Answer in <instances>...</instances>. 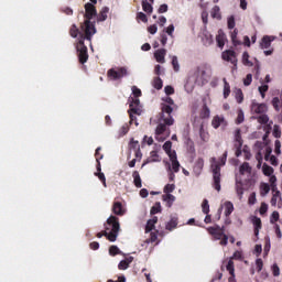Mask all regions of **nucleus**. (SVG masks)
<instances>
[{"mask_svg": "<svg viewBox=\"0 0 282 282\" xmlns=\"http://www.w3.org/2000/svg\"><path fill=\"white\" fill-rule=\"evenodd\" d=\"M107 14H109V7H102L97 17V21H107Z\"/></svg>", "mask_w": 282, "mask_h": 282, "instance_id": "b1692460", "label": "nucleus"}, {"mask_svg": "<svg viewBox=\"0 0 282 282\" xmlns=\"http://www.w3.org/2000/svg\"><path fill=\"white\" fill-rule=\"evenodd\" d=\"M210 66L208 64H200L194 70V78L197 85H206L210 78Z\"/></svg>", "mask_w": 282, "mask_h": 282, "instance_id": "39448f33", "label": "nucleus"}, {"mask_svg": "<svg viewBox=\"0 0 282 282\" xmlns=\"http://www.w3.org/2000/svg\"><path fill=\"white\" fill-rule=\"evenodd\" d=\"M224 83V98H228V96H230V84L228 83V80H226V78L223 79Z\"/></svg>", "mask_w": 282, "mask_h": 282, "instance_id": "c9c22d12", "label": "nucleus"}, {"mask_svg": "<svg viewBox=\"0 0 282 282\" xmlns=\"http://www.w3.org/2000/svg\"><path fill=\"white\" fill-rule=\"evenodd\" d=\"M129 149L130 151H139L140 150V142L135 141L134 139H131L129 142Z\"/></svg>", "mask_w": 282, "mask_h": 282, "instance_id": "58836bf2", "label": "nucleus"}, {"mask_svg": "<svg viewBox=\"0 0 282 282\" xmlns=\"http://www.w3.org/2000/svg\"><path fill=\"white\" fill-rule=\"evenodd\" d=\"M279 212H273L270 218V224H276V221H279Z\"/></svg>", "mask_w": 282, "mask_h": 282, "instance_id": "69168bd1", "label": "nucleus"}, {"mask_svg": "<svg viewBox=\"0 0 282 282\" xmlns=\"http://www.w3.org/2000/svg\"><path fill=\"white\" fill-rule=\"evenodd\" d=\"M200 118L203 120H206V118H210V108H208V105L204 104L203 108L200 110Z\"/></svg>", "mask_w": 282, "mask_h": 282, "instance_id": "393cba45", "label": "nucleus"}, {"mask_svg": "<svg viewBox=\"0 0 282 282\" xmlns=\"http://www.w3.org/2000/svg\"><path fill=\"white\" fill-rule=\"evenodd\" d=\"M271 104H272V107L275 109V111L280 110L279 106L281 105V99H279V97H274Z\"/></svg>", "mask_w": 282, "mask_h": 282, "instance_id": "6e6d98bb", "label": "nucleus"}, {"mask_svg": "<svg viewBox=\"0 0 282 282\" xmlns=\"http://www.w3.org/2000/svg\"><path fill=\"white\" fill-rule=\"evenodd\" d=\"M172 149H173V142L166 141L163 144V151H165V153H171Z\"/></svg>", "mask_w": 282, "mask_h": 282, "instance_id": "5fc2aeb1", "label": "nucleus"}, {"mask_svg": "<svg viewBox=\"0 0 282 282\" xmlns=\"http://www.w3.org/2000/svg\"><path fill=\"white\" fill-rule=\"evenodd\" d=\"M240 174L243 175L245 173H251L252 167H250V163L245 162L240 165Z\"/></svg>", "mask_w": 282, "mask_h": 282, "instance_id": "f704fd0d", "label": "nucleus"}, {"mask_svg": "<svg viewBox=\"0 0 282 282\" xmlns=\"http://www.w3.org/2000/svg\"><path fill=\"white\" fill-rule=\"evenodd\" d=\"M133 262V257L127 258L124 260H121L118 264L119 270H127L130 265V263Z\"/></svg>", "mask_w": 282, "mask_h": 282, "instance_id": "5701e85b", "label": "nucleus"}, {"mask_svg": "<svg viewBox=\"0 0 282 282\" xmlns=\"http://www.w3.org/2000/svg\"><path fill=\"white\" fill-rule=\"evenodd\" d=\"M172 67L174 72H180V62L177 61V56L172 57Z\"/></svg>", "mask_w": 282, "mask_h": 282, "instance_id": "603ef678", "label": "nucleus"}, {"mask_svg": "<svg viewBox=\"0 0 282 282\" xmlns=\"http://www.w3.org/2000/svg\"><path fill=\"white\" fill-rule=\"evenodd\" d=\"M199 137L200 140H203L204 142H208V140H210V134L208 133V131L204 130V124H202L199 128Z\"/></svg>", "mask_w": 282, "mask_h": 282, "instance_id": "bb28decb", "label": "nucleus"}, {"mask_svg": "<svg viewBox=\"0 0 282 282\" xmlns=\"http://www.w3.org/2000/svg\"><path fill=\"white\" fill-rule=\"evenodd\" d=\"M279 206V208H281L282 206V196H281V192H275L274 194H272V198H271V206Z\"/></svg>", "mask_w": 282, "mask_h": 282, "instance_id": "6ab92c4d", "label": "nucleus"}, {"mask_svg": "<svg viewBox=\"0 0 282 282\" xmlns=\"http://www.w3.org/2000/svg\"><path fill=\"white\" fill-rule=\"evenodd\" d=\"M273 135L275 138H281V127L279 124H274V127H273Z\"/></svg>", "mask_w": 282, "mask_h": 282, "instance_id": "0e129e2a", "label": "nucleus"}, {"mask_svg": "<svg viewBox=\"0 0 282 282\" xmlns=\"http://www.w3.org/2000/svg\"><path fill=\"white\" fill-rule=\"evenodd\" d=\"M152 85H153L154 89H158V90H160V89H162V87H164V83L162 82V78H160V77H155L153 79Z\"/></svg>", "mask_w": 282, "mask_h": 282, "instance_id": "4c0bfd02", "label": "nucleus"}, {"mask_svg": "<svg viewBox=\"0 0 282 282\" xmlns=\"http://www.w3.org/2000/svg\"><path fill=\"white\" fill-rule=\"evenodd\" d=\"M128 102L129 105V118H130V124L134 122L135 127H138L140 123H138V117L135 116H142V106L140 105V99L129 98Z\"/></svg>", "mask_w": 282, "mask_h": 282, "instance_id": "423d86ee", "label": "nucleus"}, {"mask_svg": "<svg viewBox=\"0 0 282 282\" xmlns=\"http://www.w3.org/2000/svg\"><path fill=\"white\" fill-rule=\"evenodd\" d=\"M216 43L220 50H223L224 45H226V33H224L223 30L218 31V34L216 35Z\"/></svg>", "mask_w": 282, "mask_h": 282, "instance_id": "a211bd4d", "label": "nucleus"}, {"mask_svg": "<svg viewBox=\"0 0 282 282\" xmlns=\"http://www.w3.org/2000/svg\"><path fill=\"white\" fill-rule=\"evenodd\" d=\"M166 127H169V124L165 122L158 124L155 129V140H158V142H164V140L171 135V132L166 131Z\"/></svg>", "mask_w": 282, "mask_h": 282, "instance_id": "9d476101", "label": "nucleus"}, {"mask_svg": "<svg viewBox=\"0 0 282 282\" xmlns=\"http://www.w3.org/2000/svg\"><path fill=\"white\" fill-rule=\"evenodd\" d=\"M165 57H166L165 48H159L154 52V58L156 63H165Z\"/></svg>", "mask_w": 282, "mask_h": 282, "instance_id": "dca6fc26", "label": "nucleus"}, {"mask_svg": "<svg viewBox=\"0 0 282 282\" xmlns=\"http://www.w3.org/2000/svg\"><path fill=\"white\" fill-rule=\"evenodd\" d=\"M142 10L147 12V14H151L153 12V6L149 3L148 0L142 1Z\"/></svg>", "mask_w": 282, "mask_h": 282, "instance_id": "72a5a7b5", "label": "nucleus"}, {"mask_svg": "<svg viewBox=\"0 0 282 282\" xmlns=\"http://www.w3.org/2000/svg\"><path fill=\"white\" fill-rule=\"evenodd\" d=\"M109 254L110 257H116V254H122V251H120V248H118V246L112 245L109 248Z\"/></svg>", "mask_w": 282, "mask_h": 282, "instance_id": "ea45409f", "label": "nucleus"}, {"mask_svg": "<svg viewBox=\"0 0 282 282\" xmlns=\"http://www.w3.org/2000/svg\"><path fill=\"white\" fill-rule=\"evenodd\" d=\"M272 41H274V37L270 35H264L260 42L261 50H268L272 45Z\"/></svg>", "mask_w": 282, "mask_h": 282, "instance_id": "f3484780", "label": "nucleus"}, {"mask_svg": "<svg viewBox=\"0 0 282 282\" xmlns=\"http://www.w3.org/2000/svg\"><path fill=\"white\" fill-rule=\"evenodd\" d=\"M271 270H272L273 276H280V274H281V269L279 268V264L274 263V264L271 267Z\"/></svg>", "mask_w": 282, "mask_h": 282, "instance_id": "4d7b16f0", "label": "nucleus"}, {"mask_svg": "<svg viewBox=\"0 0 282 282\" xmlns=\"http://www.w3.org/2000/svg\"><path fill=\"white\" fill-rule=\"evenodd\" d=\"M161 111H162L161 120L165 124H167V127H173V124H175V119H173V117L171 116V113H173V106L162 104Z\"/></svg>", "mask_w": 282, "mask_h": 282, "instance_id": "6e6552de", "label": "nucleus"}, {"mask_svg": "<svg viewBox=\"0 0 282 282\" xmlns=\"http://www.w3.org/2000/svg\"><path fill=\"white\" fill-rule=\"evenodd\" d=\"M258 89L261 95V98H265V91H268V89H270V87L268 85H262Z\"/></svg>", "mask_w": 282, "mask_h": 282, "instance_id": "680f3d73", "label": "nucleus"}, {"mask_svg": "<svg viewBox=\"0 0 282 282\" xmlns=\"http://www.w3.org/2000/svg\"><path fill=\"white\" fill-rule=\"evenodd\" d=\"M202 171H204V160L198 158L194 163L193 173L196 177H199L202 175Z\"/></svg>", "mask_w": 282, "mask_h": 282, "instance_id": "4468645a", "label": "nucleus"}, {"mask_svg": "<svg viewBox=\"0 0 282 282\" xmlns=\"http://www.w3.org/2000/svg\"><path fill=\"white\" fill-rule=\"evenodd\" d=\"M129 72L127 70V67H117V68H110L107 72V76L109 80H120L124 78V76H128Z\"/></svg>", "mask_w": 282, "mask_h": 282, "instance_id": "1a4fd4ad", "label": "nucleus"}, {"mask_svg": "<svg viewBox=\"0 0 282 282\" xmlns=\"http://www.w3.org/2000/svg\"><path fill=\"white\" fill-rule=\"evenodd\" d=\"M249 58H250V55L248 54V52H245L242 54V63H243V65H249L251 67L252 62H250Z\"/></svg>", "mask_w": 282, "mask_h": 282, "instance_id": "864d4df0", "label": "nucleus"}, {"mask_svg": "<svg viewBox=\"0 0 282 282\" xmlns=\"http://www.w3.org/2000/svg\"><path fill=\"white\" fill-rule=\"evenodd\" d=\"M175 228H177V218H171V220L165 225V229L171 232L172 230H175Z\"/></svg>", "mask_w": 282, "mask_h": 282, "instance_id": "c756f323", "label": "nucleus"}, {"mask_svg": "<svg viewBox=\"0 0 282 282\" xmlns=\"http://www.w3.org/2000/svg\"><path fill=\"white\" fill-rule=\"evenodd\" d=\"M84 33H80V30L78 29V26H76V24H72L70 29H69V35L73 39H77L79 36L80 39V34H85V31H83Z\"/></svg>", "mask_w": 282, "mask_h": 282, "instance_id": "4be33fe9", "label": "nucleus"}, {"mask_svg": "<svg viewBox=\"0 0 282 282\" xmlns=\"http://www.w3.org/2000/svg\"><path fill=\"white\" fill-rule=\"evenodd\" d=\"M172 170L175 172V173H180V161H172Z\"/></svg>", "mask_w": 282, "mask_h": 282, "instance_id": "774afa93", "label": "nucleus"}, {"mask_svg": "<svg viewBox=\"0 0 282 282\" xmlns=\"http://www.w3.org/2000/svg\"><path fill=\"white\" fill-rule=\"evenodd\" d=\"M227 25L229 30H235V15L228 18Z\"/></svg>", "mask_w": 282, "mask_h": 282, "instance_id": "bf43d9fd", "label": "nucleus"}, {"mask_svg": "<svg viewBox=\"0 0 282 282\" xmlns=\"http://www.w3.org/2000/svg\"><path fill=\"white\" fill-rule=\"evenodd\" d=\"M173 191H175V184H166L164 186L163 193H165V195H171Z\"/></svg>", "mask_w": 282, "mask_h": 282, "instance_id": "09e8293b", "label": "nucleus"}, {"mask_svg": "<svg viewBox=\"0 0 282 282\" xmlns=\"http://www.w3.org/2000/svg\"><path fill=\"white\" fill-rule=\"evenodd\" d=\"M226 160H228V151H225L223 156L217 162V159L212 158L210 169L213 175V188L219 193L221 191V166H226Z\"/></svg>", "mask_w": 282, "mask_h": 282, "instance_id": "f03ea898", "label": "nucleus"}, {"mask_svg": "<svg viewBox=\"0 0 282 282\" xmlns=\"http://www.w3.org/2000/svg\"><path fill=\"white\" fill-rule=\"evenodd\" d=\"M202 210L204 215H208V213H210V205L208 204V199L206 198L202 203Z\"/></svg>", "mask_w": 282, "mask_h": 282, "instance_id": "c03bdc74", "label": "nucleus"}, {"mask_svg": "<svg viewBox=\"0 0 282 282\" xmlns=\"http://www.w3.org/2000/svg\"><path fill=\"white\" fill-rule=\"evenodd\" d=\"M225 230L226 227H220L219 225L207 228L208 235H210L215 241H220L219 243L221 246H228V235L224 232Z\"/></svg>", "mask_w": 282, "mask_h": 282, "instance_id": "0eeeda50", "label": "nucleus"}, {"mask_svg": "<svg viewBox=\"0 0 282 282\" xmlns=\"http://www.w3.org/2000/svg\"><path fill=\"white\" fill-rule=\"evenodd\" d=\"M239 34V31L237 29H235L232 32H231V42H232V45H235V47H237V45H241V41H238L237 40V35Z\"/></svg>", "mask_w": 282, "mask_h": 282, "instance_id": "e433bc0d", "label": "nucleus"}, {"mask_svg": "<svg viewBox=\"0 0 282 282\" xmlns=\"http://www.w3.org/2000/svg\"><path fill=\"white\" fill-rule=\"evenodd\" d=\"M235 145L243 147V139H241V129L235 131Z\"/></svg>", "mask_w": 282, "mask_h": 282, "instance_id": "cd10ccee", "label": "nucleus"}, {"mask_svg": "<svg viewBox=\"0 0 282 282\" xmlns=\"http://www.w3.org/2000/svg\"><path fill=\"white\" fill-rule=\"evenodd\" d=\"M212 127L214 129H219V127H228V121H226V118L224 116H215L212 120Z\"/></svg>", "mask_w": 282, "mask_h": 282, "instance_id": "f8f14e48", "label": "nucleus"}, {"mask_svg": "<svg viewBox=\"0 0 282 282\" xmlns=\"http://www.w3.org/2000/svg\"><path fill=\"white\" fill-rule=\"evenodd\" d=\"M223 61L231 63L234 67H237V53L232 50H226L221 53Z\"/></svg>", "mask_w": 282, "mask_h": 282, "instance_id": "9b49d317", "label": "nucleus"}, {"mask_svg": "<svg viewBox=\"0 0 282 282\" xmlns=\"http://www.w3.org/2000/svg\"><path fill=\"white\" fill-rule=\"evenodd\" d=\"M262 172H263V175H265L267 177H270L272 173H274V169L268 165L267 163H264L262 165Z\"/></svg>", "mask_w": 282, "mask_h": 282, "instance_id": "2f4dec72", "label": "nucleus"}, {"mask_svg": "<svg viewBox=\"0 0 282 282\" xmlns=\"http://www.w3.org/2000/svg\"><path fill=\"white\" fill-rule=\"evenodd\" d=\"M235 210V205L231 202H225V216L230 217Z\"/></svg>", "mask_w": 282, "mask_h": 282, "instance_id": "a878e982", "label": "nucleus"}, {"mask_svg": "<svg viewBox=\"0 0 282 282\" xmlns=\"http://www.w3.org/2000/svg\"><path fill=\"white\" fill-rule=\"evenodd\" d=\"M257 121L259 122V124H268V122H270V117H268V115L263 113V115H260L259 117H257Z\"/></svg>", "mask_w": 282, "mask_h": 282, "instance_id": "a19ab883", "label": "nucleus"}, {"mask_svg": "<svg viewBox=\"0 0 282 282\" xmlns=\"http://www.w3.org/2000/svg\"><path fill=\"white\" fill-rule=\"evenodd\" d=\"M120 232V220L116 216H110L107 219V224L105 230L97 234V238L101 239V237H106L108 241H116L118 239V235Z\"/></svg>", "mask_w": 282, "mask_h": 282, "instance_id": "7ed1b4c3", "label": "nucleus"}, {"mask_svg": "<svg viewBox=\"0 0 282 282\" xmlns=\"http://www.w3.org/2000/svg\"><path fill=\"white\" fill-rule=\"evenodd\" d=\"M132 96L130 98H133L134 100H139L140 96H142V90L138 88L137 86H132Z\"/></svg>", "mask_w": 282, "mask_h": 282, "instance_id": "79ce46f5", "label": "nucleus"}, {"mask_svg": "<svg viewBox=\"0 0 282 282\" xmlns=\"http://www.w3.org/2000/svg\"><path fill=\"white\" fill-rule=\"evenodd\" d=\"M129 133V123H124L119 130V137L122 138Z\"/></svg>", "mask_w": 282, "mask_h": 282, "instance_id": "49530a36", "label": "nucleus"}, {"mask_svg": "<svg viewBox=\"0 0 282 282\" xmlns=\"http://www.w3.org/2000/svg\"><path fill=\"white\" fill-rule=\"evenodd\" d=\"M96 14H98V12L96 11V7L93 3L87 2L85 4L84 15L86 20L84 21V23L80 24V30L82 32H85L88 40L93 39L94 34H96V24L91 22Z\"/></svg>", "mask_w": 282, "mask_h": 282, "instance_id": "f257e3e1", "label": "nucleus"}, {"mask_svg": "<svg viewBox=\"0 0 282 282\" xmlns=\"http://www.w3.org/2000/svg\"><path fill=\"white\" fill-rule=\"evenodd\" d=\"M245 87H250L252 85V74H247L246 78L243 79Z\"/></svg>", "mask_w": 282, "mask_h": 282, "instance_id": "052dcab7", "label": "nucleus"}, {"mask_svg": "<svg viewBox=\"0 0 282 282\" xmlns=\"http://www.w3.org/2000/svg\"><path fill=\"white\" fill-rule=\"evenodd\" d=\"M251 111L253 113L263 115L268 111V106L265 104L252 102L251 104Z\"/></svg>", "mask_w": 282, "mask_h": 282, "instance_id": "ddd939ff", "label": "nucleus"}, {"mask_svg": "<svg viewBox=\"0 0 282 282\" xmlns=\"http://www.w3.org/2000/svg\"><path fill=\"white\" fill-rule=\"evenodd\" d=\"M85 41H91V37L89 40L87 39V33L80 34L76 44L78 61L82 65H85L89 61V52L87 45H85Z\"/></svg>", "mask_w": 282, "mask_h": 282, "instance_id": "20e7f679", "label": "nucleus"}, {"mask_svg": "<svg viewBox=\"0 0 282 282\" xmlns=\"http://www.w3.org/2000/svg\"><path fill=\"white\" fill-rule=\"evenodd\" d=\"M112 213H113V215H118L119 217H122V215H124V213H127V212L124 210V207L122 206V203L113 202Z\"/></svg>", "mask_w": 282, "mask_h": 282, "instance_id": "2eb2a0df", "label": "nucleus"}, {"mask_svg": "<svg viewBox=\"0 0 282 282\" xmlns=\"http://www.w3.org/2000/svg\"><path fill=\"white\" fill-rule=\"evenodd\" d=\"M236 100L238 105H241V102H243V91L241 89L236 90Z\"/></svg>", "mask_w": 282, "mask_h": 282, "instance_id": "3c124183", "label": "nucleus"}, {"mask_svg": "<svg viewBox=\"0 0 282 282\" xmlns=\"http://www.w3.org/2000/svg\"><path fill=\"white\" fill-rule=\"evenodd\" d=\"M252 224H253V226H254V236H256V237H259V230H261V227H262V225H261V218L254 216V217L252 218Z\"/></svg>", "mask_w": 282, "mask_h": 282, "instance_id": "aec40b11", "label": "nucleus"}, {"mask_svg": "<svg viewBox=\"0 0 282 282\" xmlns=\"http://www.w3.org/2000/svg\"><path fill=\"white\" fill-rule=\"evenodd\" d=\"M137 19L139 21H142V23H147L149 21V19L147 18V15L144 14V12H138L137 13Z\"/></svg>", "mask_w": 282, "mask_h": 282, "instance_id": "e2e57ef3", "label": "nucleus"}, {"mask_svg": "<svg viewBox=\"0 0 282 282\" xmlns=\"http://www.w3.org/2000/svg\"><path fill=\"white\" fill-rule=\"evenodd\" d=\"M227 272H229L230 276H235V262L229 260L227 263Z\"/></svg>", "mask_w": 282, "mask_h": 282, "instance_id": "a18cd8bd", "label": "nucleus"}, {"mask_svg": "<svg viewBox=\"0 0 282 282\" xmlns=\"http://www.w3.org/2000/svg\"><path fill=\"white\" fill-rule=\"evenodd\" d=\"M163 202L166 203L167 208H171L175 202V197L172 194H165L163 195Z\"/></svg>", "mask_w": 282, "mask_h": 282, "instance_id": "c85d7f7f", "label": "nucleus"}, {"mask_svg": "<svg viewBox=\"0 0 282 282\" xmlns=\"http://www.w3.org/2000/svg\"><path fill=\"white\" fill-rule=\"evenodd\" d=\"M185 144L187 147V153H192L193 155H195V142H193L191 138H188Z\"/></svg>", "mask_w": 282, "mask_h": 282, "instance_id": "473e14b6", "label": "nucleus"}, {"mask_svg": "<svg viewBox=\"0 0 282 282\" xmlns=\"http://www.w3.org/2000/svg\"><path fill=\"white\" fill-rule=\"evenodd\" d=\"M212 17L213 19H221V12H220L219 6H215L212 9Z\"/></svg>", "mask_w": 282, "mask_h": 282, "instance_id": "37998d69", "label": "nucleus"}, {"mask_svg": "<svg viewBox=\"0 0 282 282\" xmlns=\"http://www.w3.org/2000/svg\"><path fill=\"white\" fill-rule=\"evenodd\" d=\"M95 176L102 182V185L107 187V178L105 177V173L102 172H95Z\"/></svg>", "mask_w": 282, "mask_h": 282, "instance_id": "8fccbe9b", "label": "nucleus"}, {"mask_svg": "<svg viewBox=\"0 0 282 282\" xmlns=\"http://www.w3.org/2000/svg\"><path fill=\"white\" fill-rule=\"evenodd\" d=\"M270 193V185L268 183L260 184V195L261 197H265Z\"/></svg>", "mask_w": 282, "mask_h": 282, "instance_id": "7c9ffc66", "label": "nucleus"}, {"mask_svg": "<svg viewBox=\"0 0 282 282\" xmlns=\"http://www.w3.org/2000/svg\"><path fill=\"white\" fill-rule=\"evenodd\" d=\"M132 177H133V184L137 188H142V178L140 177V172L134 171L132 173Z\"/></svg>", "mask_w": 282, "mask_h": 282, "instance_id": "412c9836", "label": "nucleus"}, {"mask_svg": "<svg viewBox=\"0 0 282 282\" xmlns=\"http://www.w3.org/2000/svg\"><path fill=\"white\" fill-rule=\"evenodd\" d=\"M150 213L151 215H158V213H162V205L160 203H155Z\"/></svg>", "mask_w": 282, "mask_h": 282, "instance_id": "de8ad7c7", "label": "nucleus"}, {"mask_svg": "<svg viewBox=\"0 0 282 282\" xmlns=\"http://www.w3.org/2000/svg\"><path fill=\"white\" fill-rule=\"evenodd\" d=\"M165 105H169L170 107H175V101L171 97H165L162 99Z\"/></svg>", "mask_w": 282, "mask_h": 282, "instance_id": "338daca9", "label": "nucleus"}, {"mask_svg": "<svg viewBox=\"0 0 282 282\" xmlns=\"http://www.w3.org/2000/svg\"><path fill=\"white\" fill-rule=\"evenodd\" d=\"M248 204L250 206H254V204H257V193H251L249 198H248Z\"/></svg>", "mask_w": 282, "mask_h": 282, "instance_id": "13d9d810", "label": "nucleus"}]
</instances>
